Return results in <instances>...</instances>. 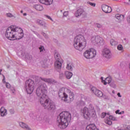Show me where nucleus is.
<instances>
[{
    "instance_id": "obj_1",
    "label": "nucleus",
    "mask_w": 130,
    "mask_h": 130,
    "mask_svg": "<svg viewBox=\"0 0 130 130\" xmlns=\"http://www.w3.org/2000/svg\"><path fill=\"white\" fill-rule=\"evenodd\" d=\"M46 93H47L46 85H41L37 89L36 94L38 97H40V102L41 105L44 107L45 109L48 110L54 109L55 108L54 104L48 99Z\"/></svg>"
},
{
    "instance_id": "obj_2",
    "label": "nucleus",
    "mask_w": 130,
    "mask_h": 130,
    "mask_svg": "<svg viewBox=\"0 0 130 130\" xmlns=\"http://www.w3.org/2000/svg\"><path fill=\"white\" fill-rule=\"evenodd\" d=\"M5 36L9 40H19L23 38L24 34L22 28L18 27L14 28L11 26L7 29Z\"/></svg>"
},
{
    "instance_id": "obj_3",
    "label": "nucleus",
    "mask_w": 130,
    "mask_h": 130,
    "mask_svg": "<svg viewBox=\"0 0 130 130\" xmlns=\"http://www.w3.org/2000/svg\"><path fill=\"white\" fill-rule=\"evenodd\" d=\"M71 120L72 115L70 112L67 111L62 112L57 118L59 127L62 129L67 128Z\"/></svg>"
},
{
    "instance_id": "obj_4",
    "label": "nucleus",
    "mask_w": 130,
    "mask_h": 130,
    "mask_svg": "<svg viewBox=\"0 0 130 130\" xmlns=\"http://www.w3.org/2000/svg\"><path fill=\"white\" fill-rule=\"evenodd\" d=\"M58 96L61 98L62 101L67 103H71L75 98L74 92H72L71 90L63 87L59 89Z\"/></svg>"
},
{
    "instance_id": "obj_5",
    "label": "nucleus",
    "mask_w": 130,
    "mask_h": 130,
    "mask_svg": "<svg viewBox=\"0 0 130 130\" xmlns=\"http://www.w3.org/2000/svg\"><path fill=\"white\" fill-rule=\"evenodd\" d=\"M86 45L87 41L84 36L78 35L74 39V46L77 50L83 51Z\"/></svg>"
},
{
    "instance_id": "obj_6",
    "label": "nucleus",
    "mask_w": 130,
    "mask_h": 130,
    "mask_svg": "<svg viewBox=\"0 0 130 130\" xmlns=\"http://www.w3.org/2000/svg\"><path fill=\"white\" fill-rule=\"evenodd\" d=\"M96 50L94 48H90L86 50L83 53V56L86 59H92V58H94L95 56H96Z\"/></svg>"
},
{
    "instance_id": "obj_7",
    "label": "nucleus",
    "mask_w": 130,
    "mask_h": 130,
    "mask_svg": "<svg viewBox=\"0 0 130 130\" xmlns=\"http://www.w3.org/2000/svg\"><path fill=\"white\" fill-rule=\"evenodd\" d=\"M25 89L27 94H32V93H33V91H34V87L35 86L34 81L31 79L27 80L25 82Z\"/></svg>"
},
{
    "instance_id": "obj_8",
    "label": "nucleus",
    "mask_w": 130,
    "mask_h": 130,
    "mask_svg": "<svg viewBox=\"0 0 130 130\" xmlns=\"http://www.w3.org/2000/svg\"><path fill=\"white\" fill-rule=\"evenodd\" d=\"M81 112L85 119H90L91 117V114L90 113V111L89 109L87 107H84L82 110H81Z\"/></svg>"
},
{
    "instance_id": "obj_9",
    "label": "nucleus",
    "mask_w": 130,
    "mask_h": 130,
    "mask_svg": "<svg viewBox=\"0 0 130 130\" xmlns=\"http://www.w3.org/2000/svg\"><path fill=\"white\" fill-rule=\"evenodd\" d=\"M91 40L92 43H95V44H102L104 42L103 38L99 36L93 37L91 38Z\"/></svg>"
},
{
    "instance_id": "obj_10",
    "label": "nucleus",
    "mask_w": 130,
    "mask_h": 130,
    "mask_svg": "<svg viewBox=\"0 0 130 130\" xmlns=\"http://www.w3.org/2000/svg\"><path fill=\"white\" fill-rule=\"evenodd\" d=\"M91 90L93 93L98 97H102L103 96V93L101 90H99L95 87L91 88Z\"/></svg>"
},
{
    "instance_id": "obj_11",
    "label": "nucleus",
    "mask_w": 130,
    "mask_h": 130,
    "mask_svg": "<svg viewBox=\"0 0 130 130\" xmlns=\"http://www.w3.org/2000/svg\"><path fill=\"white\" fill-rule=\"evenodd\" d=\"M102 55L106 58H110L111 57V52H110L109 49L105 48L102 51Z\"/></svg>"
},
{
    "instance_id": "obj_12",
    "label": "nucleus",
    "mask_w": 130,
    "mask_h": 130,
    "mask_svg": "<svg viewBox=\"0 0 130 130\" xmlns=\"http://www.w3.org/2000/svg\"><path fill=\"white\" fill-rule=\"evenodd\" d=\"M102 10L106 14H109V13H111V12H112V8L106 5H103L102 6Z\"/></svg>"
},
{
    "instance_id": "obj_13",
    "label": "nucleus",
    "mask_w": 130,
    "mask_h": 130,
    "mask_svg": "<svg viewBox=\"0 0 130 130\" xmlns=\"http://www.w3.org/2000/svg\"><path fill=\"white\" fill-rule=\"evenodd\" d=\"M101 80L102 81V82L103 83L104 85H107V84H110V83H111V81H112V79H111V77H107L105 80H103V77H101Z\"/></svg>"
},
{
    "instance_id": "obj_14",
    "label": "nucleus",
    "mask_w": 130,
    "mask_h": 130,
    "mask_svg": "<svg viewBox=\"0 0 130 130\" xmlns=\"http://www.w3.org/2000/svg\"><path fill=\"white\" fill-rule=\"evenodd\" d=\"M41 4H43L46 5V6H50L52 5L53 3V0H39Z\"/></svg>"
},
{
    "instance_id": "obj_15",
    "label": "nucleus",
    "mask_w": 130,
    "mask_h": 130,
    "mask_svg": "<svg viewBox=\"0 0 130 130\" xmlns=\"http://www.w3.org/2000/svg\"><path fill=\"white\" fill-rule=\"evenodd\" d=\"M61 62H60V60H56L54 63V68L57 70H59L61 69Z\"/></svg>"
},
{
    "instance_id": "obj_16",
    "label": "nucleus",
    "mask_w": 130,
    "mask_h": 130,
    "mask_svg": "<svg viewBox=\"0 0 130 130\" xmlns=\"http://www.w3.org/2000/svg\"><path fill=\"white\" fill-rule=\"evenodd\" d=\"M34 8H35V10H36V11H38L39 12H41V11H43V10L44 9L43 8V6H42V5H38V4H36V5H34Z\"/></svg>"
},
{
    "instance_id": "obj_17",
    "label": "nucleus",
    "mask_w": 130,
    "mask_h": 130,
    "mask_svg": "<svg viewBox=\"0 0 130 130\" xmlns=\"http://www.w3.org/2000/svg\"><path fill=\"white\" fill-rule=\"evenodd\" d=\"M86 130H99L94 124H90L86 127Z\"/></svg>"
},
{
    "instance_id": "obj_18",
    "label": "nucleus",
    "mask_w": 130,
    "mask_h": 130,
    "mask_svg": "<svg viewBox=\"0 0 130 130\" xmlns=\"http://www.w3.org/2000/svg\"><path fill=\"white\" fill-rule=\"evenodd\" d=\"M115 18L119 21H123V20L124 19V15L117 14H116Z\"/></svg>"
},
{
    "instance_id": "obj_19",
    "label": "nucleus",
    "mask_w": 130,
    "mask_h": 130,
    "mask_svg": "<svg viewBox=\"0 0 130 130\" xmlns=\"http://www.w3.org/2000/svg\"><path fill=\"white\" fill-rule=\"evenodd\" d=\"M0 112L1 116H5V115H7V110H6L4 107L1 108L0 110Z\"/></svg>"
},
{
    "instance_id": "obj_20",
    "label": "nucleus",
    "mask_w": 130,
    "mask_h": 130,
    "mask_svg": "<svg viewBox=\"0 0 130 130\" xmlns=\"http://www.w3.org/2000/svg\"><path fill=\"white\" fill-rule=\"evenodd\" d=\"M19 125L21 127H22V128H24V129H30V128H29L28 125H26L24 122H20L19 123Z\"/></svg>"
},
{
    "instance_id": "obj_21",
    "label": "nucleus",
    "mask_w": 130,
    "mask_h": 130,
    "mask_svg": "<svg viewBox=\"0 0 130 130\" xmlns=\"http://www.w3.org/2000/svg\"><path fill=\"white\" fill-rule=\"evenodd\" d=\"M65 76H66L67 79H70L73 77V73L69 71H66L65 72Z\"/></svg>"
},
{
    "instance_id": "obj_22",
    "label": "nucleus",
    "mask_w": 130,
    "mask_h": 130,
    "mask_svg": "<svg viewBox=\"0 0 130 130\" xmlns=\"http://www.w3.org/2000/svg\"><path fill=\"white\" fill-rule=\"evenodd\" d=\"M83 12H84L83 9H78L75 13L76 17H79V16H81V15L83 14Z\"/></svg>"
},
{
    "instance_id": "obj_23",
    "label": "nucleus",
    "mask_w": 130,
    "mask_h": 130,
    "mask_svg": "<svg viewBox=\"0 0 130 130\" xmlns=\"http://www.w3.org/2000/svg\"><path fill=\"white\" fill-rule=\"evenodd\" d=\"M74 67V64L72 62L69 63L67 64L66 69L68 70V71H73V68Z\"/></svg>"
},
{
    "instance_id": "obj_24",
    "label": "nucleus",
    "mask_w": 130,
    "mask_h": 130,
    "mask_svg": "<svg viewBox=\"0 0 130 130\" xmlns=\"http://www.w3.org/2000/svg\"><path fill=\"white\" fill-rule=\"evenodd\" d=\"M41 79L42 80V81H44V82H45L46 83H52V80L50 79L41 78Z\"/></svg>"
},
{
    "instance_id": "obj_25",
    "label": "nucleus",
    "mask_w": 130,
    "mask_h": 130,
    "mask_svg": "<svg viewBox=\"0 0 130 130\" xmlns=\"http://www.w3.org/2000/svg\"><path fill=\"white\" fill-rule=\"evenodd\" d=\"M36 22L37 23V24H38L39 25H41L42 26H43V25H44V21L40 19H37Z\"/></svg>"
},
{
    "instance_id": "obj_26",
    "label": "nucleus",
    "mask_w": 130,
    "mask_h": 130,
    "mask_svg": "<svg viewBox=\"0 0 130 130\" xmlns=\"http://www.w3.org/2000/svg\"><path fill=\"white\" fill-rule=\"evenodd\" d=\"M110 42L112 46H115V45H117V42L115 41L114 39H111Z\"/></svg>"
},
{
    "instance_id": "obj_27",
    "label": "nucleus",
    "mask_w": 130,
    "mask_h": 130,
    "mask_svg": "<svg viewBox=\"0 0 130 130\" xmlns=\"http://www.w3.org/2000/svg\"><path fill=\"white\" fill-rule=\"evenodd\" d=\"M54 57L55 59H57V60H60V55H59L57 52L55 53Z\"/></svg>"
},
{
    "instance_id": "obj_28",
    "label": "nucleus",
    "mask_w": 130,
    "mask_h": 130,
    "mask_svg": "<svg viewBox=\"0 0 130 130\" xmlns=\"http://www.w3.org/2000/svg\"><path fill=\"white\" fill-rule=\"evenodd\" d=\"M105 123H107V124H109V125H111V124H112V121L108 119L105 120Z\"/></svg>"
},
{
    "instance_id": "obj_29",
    "label": "nucleus",
    "mask_w": 130,
    "mask_h": 130,
    "mask_svg": "<svg viewBox=\"0 0 130 130\" xmlns=\"http://www.w3.org/2000/svg\"><path fill=\"white\" fill-rule=\"evenodd\" d=\"M6 16L9 18H14L15 17L13 14H12V13H10L6 14Z\"/></svg>"
},
{
    "instance_id": "obj_30",
    "label": "nucleus",
    "mask_w": 130,
    "mask_h": 130,
    "mask_svg": "<svg viewBox=\"0 0 130 130\" xmlns=\"http://www.w3.org/2000/svg\"><path fill=\"white\" fill-rule=\"evenodd\" d=\"M118 50H122L123 49V47L121 45H118L117 46Z\"/></svg>"
},
{
    "instance_id": "obj_31",
    "label": "nucleus",
    "mask_w": 130,
    "mask_h": 130,
    "mask_svg": "<svg viewBox=\"0 0 130 130\" xmlns=\"http://www.w3.org/2000/svg\"><path fill=\"white\" fill-rule=\"evenodd\" d=\"M119 110H117V111H115L116 114H123L124 113V111H122L119 112Z\"/></svg>"
},
{
    "instance_id": "obj_32",
    "label": "nucleus",
    "mask_w": 130,
    "mask_h": 130,
    "mask_svg": "<svg viewBox=\"0 0 130 130\" xmlns=\"http://www.w3.org/2000/svg\"><path fill=\"white\" fill-rule=\"evenodd\" d=\"M87 4L91 6V7H96V4L95 3H92L91 2H87Z\"/></svg>"
},
{
    "instance_id": "obj_33",
    "label": "nucleus",
    "mask_w": 130,
    "mask_h": 130,
    "mask_svg": "<svg viewBox=\"0 0 130 130\" xmlns=\"http://www.w3.org/2000/svg\"><path fill=\"white\" fill-rule=\"evenodd\" d=\"M6 87L8 89H10V88H11V84L9 83H6Z\"/></svg>"
},
{
    "instance_id": "obj_34",
    "label": "nucleus",
    "mask_w": 130,
    "mask_h": 130,
    "mask_svg": "<svg viewBox=\"0 0 130 130\" xmlns=\"http://www.w3.org/2000/svg\"><path fill=\"white\" fill-rule=\"evenodd\" d=\"M69 16V12L68 11H65L63 13V16L64 17H68Z\"/></svg>"
},
{
    "instance_id": "obj_35",
    "label": "nucleus",
    "mask_w": 130,
    "mask_h": 130,
    "mask_svg": "<svg viewBox=\"0 0 130 130\" xmlns=\"http://www.w3.org/2000/svg\"><path fill=\"white\" fill-rule=\"evenodd\" d=\"M105 116H106V113H102L101 116L102 118H104Z\"/></svg>"
},
{
    "instance_id": "obj_36",
    "label": "nucleus",
    "mask_w": 130,
    "mask_h": 130,
    "mask_svg": "<svg viewBox=\"0 0 130 130\" xmlns=\"http://www.w3.org/2000/svg\"><path fill=\"white\" fill-rule=\"evenodd\" d=\"M109 119H111L112 120H116V119L112 116H109Z\"/></svg>"
},
{
    "instance_id": "obj_37",
    "label": "nucleus",
    "mask_w": 130,
    "mask_h": 130,
    "mask_svg": "<svg viewBox=\"0 0 130 130\" xmlns=\"http://www.w3.org/2000/svg\"><path fill=\"white\" fill-rule=\"evenodd\" d=\"M96 26L97 27V28H101V27H102V25H101L99 23H96Z\"/></svg>"
},
{
    "instance_id": "obj_38",
    "label": "nucleus",
    "mask_w": 130,
    "mask_h": 130,
    "mask_svg": "<svg viewBox=\"0 0 130 130\" xmlns=\"http://www.w3.org/2000/svg\"><path fill=\"white\" fill-rule=\"evenodd\" d=\"M39 49L40 50V52H41L42 51H43V50L44 49V47L41 46L40 48Z\"/></svg>"
},
{
    "instance_id": "obj_39",
    "label": "nucleus",
    "mask_w": 130,
    "mask_h": 130,
    "mask_svg": "<svg viewBox=\"0 0 130 130\" xmlns=\"http://www.w3.org/2000/svg\"><path fill=\"white\" fill-rule=\"evenodd\" d=\"M3 83H6V77L4 75H3Z\"/></svg>"
},
{
    "instance_id": "obj_40",
    "label": "nucleus",
    "mask_w": 130,
    "mask_h": 130,
    "mask_svg": "<svg viewBox=\"0 0 130 130\" xmlns=\"http://www.w3.org/2000/svg\"><path fill=\"white\" fill-rule=\"evenodd\" d=\"M46 17L49 19V20H51V21H52V19L51 18V17H50V16L47 15Z\"/></svg>"
},
{
    "instance_id": "obj_41",
    "label": "nucleus",
    "mask_w": 130,
    "mask_h": 130,
    "mask_svg": "<svg viewBox=\"0 0 130 130\" xmlns=\"http://www.w3.org/2000/svg\"><path fill=\"white\" fill-rule=\"evenodd\" d=\"M127 21L128 23H130V16H128L127 18Z\"/></svg>"
},
{
    "instance_id": "obj_42",
    "label": "nucleus",
    "mask_w": 130,
    "mask_h": 130,
    "mask_svg": "<svg viewBox=\"0 0 130 130\" xmlns=\"http://www.w3.org/2000/svg\"><path fill=\"white\" fill-rule=\"evenodd\" d=\"M126 129L127 130H130V125L127 126L126 128Z\"/></svg>"
},
{
    "instance_id": "obj_43",
    "label": "nucleus",
    "mask_w": 130,
    "mask_h": 130,
    "mask_svg": "<svg viewBox=\"0 0 130 130\" xmlns=\"http://www.w3.org/2000/svg\"><path fill=\"white\" fill-rule=\"evenodd\" d=\"M118 130H126V128H120L118 129Z\"/></svg>"
},
{
    "instance_id": "obj_44",
    "label": "nucleus",
    "mask_w": 130,
    "mask_h": 130,
    "mask_svg": "<svg viewBox=\"0 0 130 130\" xmlns=\"http://www.w3.org/2000/svg\"><path fill=\"white\" fill-rule=\"evenodd\" d=\"M117 95H118V97H121V95H120V93H119V92L118 93Z\"/></svg>"
},
{
    "instance_id": "obj_45",
    "label": "nucleus",
    "mask_w": 130,
    "mask_h": 130,
    "mask_svg": "<svg viewBox=\"0 0 130 130\" xmlns=\"http://www.w3.org/2000/svg\"><path fill=\"white\" fill-rule=\"evenodd\" d=\"M23 16H27V13H25L23 14Z\"/></svg>"
},
{
    "instance_id": "obj_46",
    "label": "nucleus",
    "mask_w": 130,
    "mask_h": 130,
    "mask_svg": "<svg viewBox=\"0 0 130 130\" xmlns=\"http://www.w3.org/2000/svg\"><path fill=\"white\" fill-rule=\"evenodd\" d=\"M2 72H3V70H0V75H2Z\"/></svg>"
},
{
    "instance_id": "obj_47",
    "label": "nucleus",
    "mask_w": 130,
    "mask_h": 130,
    "mask_svg": "<svg viewBox=\"0 0 130 130\" xmlns=\"http://www.w3.org/2000/svg\"><path fill=\"white\" fill-rule=\"evenodd\" d=\"M20 13H21V14H23V10H21V11H20Z\"/></svg>"
},
{
    "instance_id": "obj_48",
    "label": "nucleus",
    "mask_w": 130,
    "mask_h": 130,
    "mask_svg": "<svg viewBox=\"0 0 130 130\" xmlns=\"http://www.w3.org/2000/svg\"><path fill=\"white\" fill-rule=\"evenodd\" d=\"M7 68H8V69H9V68H10V67H8Z\"/></svg>"
},
{
    "instance_id": "obj_49",
    "label": "nucleus",
    "mask_w": 130,
    "mask_h": 130,
    "mask_svg": "<svg viewBox=\"0 0 130 130\" xmlns=\"http://www.w3.org/2000/svg\"><path fill=\"white\" fill-rule=\"evenodd\" d=\"M129 2H130V0H129Z\"/></svg>"
}]
</instances>
